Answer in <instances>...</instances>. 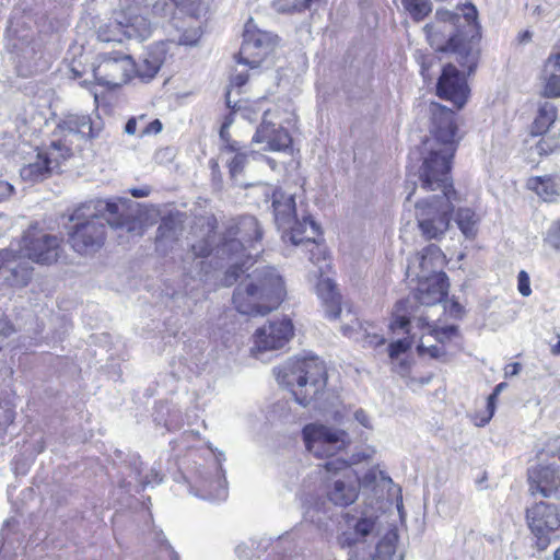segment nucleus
I'll use <instances>...</instances> for the list:
<instances>
[{"mask_svg":"<svg viewBox=\"0 0 560 560\" xmlns=\"http://www.w3.org/2000/svg\"><path fill=\"white\" fill-rule=\"evenodd\" d=\"M462 12L439 10L434 22L425 25L424 31L435 50L453 54L470 74L477 67L480 54L479 40L474 35L478 26V12L471 3L466 4Z\"/></svg>","mask_w":560,"mask_h":560,"instance_id":"obj_1","label":"nucleus"},{"mask_svg":"<svg viewBox=\"0 0 560 560\" xmlns=\"http://www.w3.org/2000/svg\"><path fill=\"white\" fill-rule=\"evenodd\" d=\"M130 200L119 198L116 201L100 200L94 206L97 213L91 212V206L74 210L70 220L75 222L69 232V244L82 256H92L104 245L106 224L113 228L131 231L135 226L133 213L129 207Z\"/></svg>","mask_w":560,"mask_h":560,"instance_id":"obj_2","label":"nucleus"},{"mask_svg":"<svg viewBox=\"0 0 560 560\" xmlns=\"http://www.w3.org/2000/svg\"><path fill=\"white\" fill-rule=\"evenodd\" d=\"M428 110L430 136L423 142V160L419 170L423 185L431 187L432 183H443L446 173L451 172L458 140L453 110L435 102L430 103Z\"/></svg>","mask_w":560,"mask_h":560,"instance_id":"obj_3","label":"nucleus"},{"mask_svg":"<svg viewBox=\"0 0 560 560\" xmlns=\"http://www.w3.org/2000/svg\"><path fill=\"white\" fill-rule=\"evenodd\" d=\"M280 385L289 388L294 400L301 406H313L327 410L326 396L327 371L318 358H291L282 366L273 370Z\"/></svg>","mask_w":560,"mask_h":560,"instance_id":"obj_4","label":"nucleus"},{"mask_svg":"<svg viewBox=\"0 0 560 560\" xmlns=\"http://www.w3.org/2000/svg\"><path fill=\"white\" fill-rule=\"evenodd\" d=\"M60 139L51 141L47 150L37 153L36 161L21 170L24 179L39 182L55 172L62 160L72 154L74 139L93 138V127L88 115H69L58 125Z\"/></svg>","mask_w":560,"mask_h":560,"instance_id":"obj_5","label":"nucleus"},{"mask_svg":"<svg viewBox=\"0 0 560 560\" xmlns=\"http://www.w3.org/2000/svg\"><path fill=\"white\" fill-rule=\"evenodd\" d=\"M284 295L282 278L273 269H256L236 288L233 303L244 315H265L275 310Z\"/></svg>","mask_w":560,"mask_h":560,"instance_id":"obj_6","label":"nucleus"},{"mask_svg":"<svg viewBox=\"0 0 560 560\" xmlns=\"http://www.w3.org/2000/svg\"><path fill=\"white\" fill-rule=\"evenodd\" d=\"M420 186L427 191L441 190V195L423 198L415 205V218L421 235L427 240L442 238L450 228L451 213L454 211V201H457V192L453 188L450 173H446L443 183H432L431 187L423 185L418 175Z\"/></svg>","mask_w":560,"mask_h":560,"instance_id":"obj_7","label":"nucleus"},{"mask_svg":"<svg viewBox=\"0 0 560 560\" xmlns=\"http://www.w3.org/2000/svg\"><path fill=\"white\" fill-rule=\"evenodd\" d=\"M262 231L255 217L244 215L238 219L235 225L231 226L228 236L217 247V255L226 257L232 261L222 279V285L231 287L235 283L243 268L253 264V254L256 243L261 240Z\"/></svg>","mask_w":560,"mask_h":560,"instance_id":"obj_8","label":"nucleus"},{"mask_svg":"<svg viewBox=\"0 0 560 560\" xmlns=\"http://www.w3.org/2000/svg\"><path fill=\"white\" fill-rule=\"evenodd\" d=\"M316 474L324 479L326 495L332 504L348 506L357 500L359 480L346 460L330 459Z\"/></svg>","mask_w":560,"mask_h":560,"instance_id":"obj_9","label":"nucleus"},{"mask_svg":"<svg viewBox=\"0 0 560 560\" xmlns=\"http://www.w3.org/2000/svg\"><path fill=\"white\" fill-rule=\"evenodd\" d=\"M305 448L316 457H330L345 450L351 442L349 434L320 422L306 424L302 430Z\"/></svg>","mask_w":560,"mask_h":560,"instance_id":"obj_10","label":"nucleus"},{"mask_svg":"<svg viewBox=\"0 0 560 560\" xmlns=\"http://www.w3.org/2000/svg\"><path fill=\"white\" fill-rule=\"evenodd\" d=\"M62 240L31 225L23 234L20 250L22 255L39 265H51L58 260L61 254Z\"/></svg>","mask_w":560,"mask_h":560,"instance_id":"obj_11","label":"nucleus"},{"mask_svg":"<svg viewBox=\"0 0 560 560\" xmlns=\"http://www.w3.org/2000/svg\"><path fill=\"white\" fill-rule=\"evenodd\" d=\"M293 336L291 319L283 317L270 320L255 331L250 353L256 359L265 360V353L284 348Z\"/></svg>","mask_w":560,"mask_h":560,"instance_id":"obj_12","label":"nucleus"},{"mask_svg":"<svg viewBox=\"0 0 560 560\" xmlns=\"http://www.w3.org/2000/svg\"><path fill=\"white\" fill-rule=\"evenodd\" d=\"M266 201L271 198V207L276 225L282 231V238L284 234L290 232L292 228L302 230L300 223H304V219L313 221L310 215L302 214L301 219L298 215L295 199L292 194H287L281 189L272 188L271 186H262Z\"/></svg>","mask_w":560,"mask_h":560,"instance_id":"obj_13","label":"nucleus"},{"mask_svg":"<svg viewBox=\"0 0 560 560\" xmlns=\"http://www.w3.org/2000/svg\"><path fill=\"white\" fill-rule=\"evenodd\" d=\"M98 84L116 88L128 82L135 72V62L128 55L112 52L101 56L100 62L93 70Z\"/></svg>","mask_w":560,"mask_h":560,"instance_id":"obj_14","label":"nucleus"},{"mask_svg":"<svg viewBox=\"0 0 560 560\" xmlns=\"http://www.w3.org/2000/svg\"><path fill=\"white\" fill-rule=\"evenodd\" d=\"M302 230L299 228H292L290 232L284 234V242H290L295 246L306 247L310 254V260L318 265V272L323 275L328 264L326 262V248L322 244L317 243L316 237L319 235V226L315 221H307L304 219V223H300Z\"/></svg>","mask_w":560,"mask_h":560,"instance_id":"obj_15","label":"nucleus"},{"mask_svg":"<svg viewBox=\"0 0 560 560\" xmlns=\"http://www.w3.org/2000/svg\"><path fill=\"white\" fill-rule=\"evenodd\" d=\"M276 38L277 36L271 33L246 28L237 61L252 69L257 68L272 51L276 45Z\"/></svg>","mask_w":560,"mask_h":560,"instance_id":"obj_16","label":"nucleus"},{"mask_svg":"<svg viewBox=\"0 0 560 560\" xmlns=\"http://www.w3.org/2000/svg\"><path fill=\"white\" fill-rule=\"evenodd\" d=\"M436 94L451 101L458 109L463 108L469 96L465 74L454 65H445L436 83Z\"/></svg>","mask_w":560,"mask_h":560,"instance_id":"obj_17","label":"nucleus"},{"mask_svg":"<svg viewBox=\"0 0 560 560\" xmlns=\"http://www.w3.org/2000/svg\"><path fill=\"white\" fill-rule=\"evenodd\" d=\"M446 257L441 248L431 244L412 257L407 266V276L416 279L434 277L443 271Z\"/></svg>","mask_w":560,"mask_h":560,"instance_id":"obj_18","label":"nucleus"},{"mask_svg":"<svg viewBox=\"0 0 560 560\" xmlns=\"http://www.w3.org/2000/svg\"><path fill=\"white\" fill-rule=\"evenodd\" d=\"M269 116L270 112L266 110L262 121L253 137V143L265 144L261 148L265 151H285L290 148L291 137L284 128L268 119Z\"/></svg>","mask_w":560,"mask_h":560,"instance_id":"obj_19","label":"nucleus"},{"mask_svg":"<svg viewBox=\"0 0 560 560\" xmlns=\"http://www.w3.org/2000/svg\"><path fill=\"white\" fill-rule=\"evenodd\" d=\"M526 520L535 536H545L560 527V515L556 505L539 502L526 510Z\"/></svg>","mask_w":560,"mask_h":560,"instance_id":"obj_20","label":"nucleus"},{"mask_svg":"<svg viewBox=\"0 0 560 560\" xmlns=\"http://www.w3.org/2000/svg\"><path fill=\"white\" fill-rule=\"evenodd\" d=\"M529 491L550 497L560 488V474L556 467L537 465L528 469Z\"/></svg>","mask_w":560,"mask_h":560,"instance_id":"obj_21","label":"nucleus"},{"mask_svg":"<svg viewBox=\"0 0 560 560\" xmlns=\"http://www.w3.org/2000/svg\"><path fill=\"white\" fill-rule=\"evenodd\" d=\"M417 280L418 287L413 296L421 305L433 306L441 303L447 295L448 282L446 273Z\"/></svg>","mask_w":560,"mask_h":560,"instance_id":"obj_22","label":"nucleus"},{"mask_svg":"<svg viewBox=\"0 0 560 560\" xmlns=\"http://www.w3.org/2000/svg\"><path fill=\"white\" fill-rule=\"evenodd\" d=\"M126 39L138 42L151 36L152 22L143 13H138L133 7L119 11Z\"/></svg>","mask_w":560,"mask_h":560,"instance_id":"obj_23","label":"nucleus"},{"mask_svg":"<svg viewBox=\"0 0 560 560\" xmlns=\"http://www.w3.org/2000/svg\"><path fill=\"white\" fill-rule=\"evenodd\" d=\"M376 523L372 517H363L357 521L352 529L342 532L338 536V544L341 548H357L365 551V544L374 537Z\"/></svg>","mask_w":560,"mask_h":560,"instance_id":"obj_24","label":"nucleus"},{"mask_svg":"<svg viewBox=\"0 0 560 560\" xmlns=\"http://www.w3.org/2000/svg\"><path fill=\"white\" fill-rule=\"evenodd\" d=\"M8 250L0 252V271L4 281L13 288L26 287L33 276V267L27 261H10Z\"/></svg>","mask_w":560,"mask_h":560,"instance_id":"obj_25","label":"nucleus"},{"mask_svg":"<svg viewBox=\"0 0 560 560\" xmlns=\"http://www.w3.org/2000/svg\"><path fill=\"white\" fill-rule=\"evenodd\" d=\"M183 232L182 222L174 217L162 219L155 236V246L159 252L166 254L174 248Z\"/></svg>","mask_w":560,"mask_h":560,"instance_id":"obj_26","label":"nucleus"},{"mask_svg":"<svg viewBox=\"0 0 560 560\" xmlns=\"http://www.w3.org/2000/svg\"><path fill=\"white\" fill-rule=\"evenodd\" d=\"M316 292L325 306L327 316L337 318L341 307L340 295L336 291L335 283L328 278H320L316 285Z\"/></svg>","mask_w":560,"mask_h":560,"instance_id":"obj_27","label":"nucleus"},{"mask_svg":"<svg viewBox=\"0 0 560 560\" xmlns=\"http://www.w3.org/2000/svg\"><path fill=\"white\" fill-rule=\"evenodd\" d=\"M527 186L545 201H552L560 197V175L533 177L528 179Z\"/></svg>","mask_w":560,"mask_h":560,"instance_id":"obj_28","label":"nucleus"},{"mask_svg":"<svg viewBox=\"0 0 560 560\" xmlns=\"http://www.w3.org/2000/svg\"><path fill=\"white\" fill-rule=\"evenodd\" d=\"M165 59L164 51L155 48L147 51L138 66L135 65V72L143 81L152 80L159 72Z\"/></svg>","mask_w":560,"mask_h":560,"instance_id":"obj_29","label":"nucleus"},{"mask_svg":"<svg viewBox=\"0 0 560 560\" xmlns=\"http://www.w3.org/2000/svg\"><path fill=\"white\" fill-rule=\"evenodd\" d=\"M542 78L545 80L544 95L546 97H560L559 59L548 58L542 70Z\"/></svg>","mask_w":560,"mask_h":560,"instance_id":"obj_30","label":"nucleus"},{"mask_svg":"<svg viewBox=\"0 0 560 560\" xmlns=\"http://www.w3.org/2000/svg\"><path fill=\"white\" fill-rule=\"evenodd\" d=\"M205 221L208 228L206 238L191 245V252L187 255L186 259H192L195 261L197 258H205L209 256L213 250L212 245L215 238V219L213 217H207L205 218Z\"/></svg>","mask_w":560,"mask_h":560,"instance_id":"obj_31","label":"nucleus"},{"mask_svg":"<svg viewBox=\"0 0 560 560\" xmlns=\"http://www.w3.org/2000/svg\"><path fill=\"white\" fill-rule=\"evenodd\" d=\"M97 38L105 43H122L126 39L119 12L113 19L100 25Z\"/></svg>","mask_w":560,"mask_h":560,"instance_id":"obj_32","label":"nucleus"},{"mask_svg":"<svg viewBox=\"0 0 560 560\" xmlns=\"http://www.w3.org/2000/svg\"><path fill=\"white\" fill-rule=\"evenodd\" d=\"M455 222L467 238H474L478 232L479 218L470 208H459L455 214Z\"/></svg>","mask_w":560,"mask_h":560,"instance_id":"obj_33","label":"nucleus"},{"mask_svg":"<svg viewBox=\"0 0 560 560\" xmlns=\"http://www.w3.org/2000/svg\"><path fill=\"white\" fill-rule=\"evenodd\" d=\"M398 540V534L395 529L388 530L376 544L375 553H368L373 557V560H392Z\"/></svg>","mask_w":560,"mask_h":560,"instance_id":"obj_34","label":"nucleus"},{"mask_svg":"<svg viewBox=\"0 0 560 560\" xmlns=\"http://www.w3.org/2000/svg\"><path fill=\"white\" fill-rule=\"evenodd\" d=\"M556 118L557 107L549 102H545L539 107L538 115L533 124V130L536 133L546 132L549 129V127L555 122Z\"/></svg>","mask_w":560,"mask_h":560,"instance_id":"obj_35","label":"nucleus"},{"mask_svg":"<svg viewBox=\"0 0 560 560\" xmlns=\"http://www.w3.org/2000/svg\"><path fill=\"white\" fill-rule=\"evenodd\" d=\"M176 5L172 0H150L144 5V12L148 14L149 12L155 18H166L168 16Z\"/></svg>","mask_w":560,"mask_h":560,"instance_id":"obj_36","label":"nucleus"},{"mask_svg":"<svg viewBox=\"0 0 560 560\" xmlns=\"http://www.w3.org/2000/svg\"><path fill=\"white\" fill-rule=\"evenodd\" d=\"M305 512L304 515L312 523H320L322 514L326 513V503L319 499H306L304 501Z\"/></svg>","mask_w":560,"mask_h":560,"instance_id":"obj_37","label":"nucleus"},{"mask_svg":"<svg viewBox=\"0 0 560 560\" xmlns=\"http://www.w3.org/2000/svg\"><path fill=\"white\" fill-rule=\"evenodd\" d=\"M402 5L406 11L418 21L423 19L431 11L427 0H402Z\"/></svg>","mask_w":560,"mask_h":560,"instance_id":"obj_38","label":"nucleus"},{"mask_svg":"<svg viewBox=\"0 0 560 560\" xmlns=\"http://www.w3.org/2000/svg\"><path fill=\"white\" fill-rule=\"evenodd\" d=\"M133 470L136 474V478L139 483L144 488L150 485L159 483L162 481V477L160 476V471L152 468L150 474L145 475L143 478L141 477L142 472V462H135Z\"/></svg>","mask_w":560,"mask_h":560,"instance_id":"obj_39","label":"nucleus"},{"mask_svg":"<svg viewBox=\"0 0 560 560\" xmlns=\"http://www.w3.org/2000/svg\"><path fill=\"white\" fill-rule=\"evenodd\" d=\"M431 334L440 343L444 345L446 341H450L458 335V328L455 325L434 327Z\"/></svg>","mask_w":560,"mask_h":560,"instance_id":"obj_40","label":"nucleus"},{"mask_svg":"<svg viewBox=\"0 0 560 560\" xmlns=\"http://www.w3.org/2000/svg\"><path fill=\"white\" fill-rule=\"evenodd\" d=\"M201 28L200 26H190L189 28L185 30L183 34L178 38V43L180 45H187L192 46L198 43V40L201 37Z\"/></svg>","mask_w":560,"mask_h":560,"instance_id":"obj_41","label":"nucleus"},{"mask_svg":"<svg viewBox=\"0 0 560 560\" xmlns=\"http://www.w3.org/2000/svg\"><path fill=\"white\" fill-rule=\"evenodd\" d=\"M177 7H182L191 16L198 18L205 10L200 0H172Z\"/></svg>","mask_w":560,"mask_h":560,"instance_id":"obj_42","label":"nucleus"},{"mask_svg":"<svg viewBox=\"0 0 560 560\" xmlns=\"http://www.w3.org/2000/svg\"><path fill=\"white\" fill-rule=\"evenodd\" d=\"M418 351L421 354H429L433 359H442L446 354L443 346H439V345L425 346L423 340L418 346Z\"/></svg>","mask_w":560,"mask_h":560,"instance_id":"obj_43","label":"nucleus"},{"mask_svg":"<svg viewBox=\"0 0 560 560\" xmlns=\"http://www.w3.org/2000/svg\"><path fill=\"white\" fill-rule=\"evenodd\" d=\"M154 539L158 541L161 551H163L170 558V560H178L177 553L165 539V536L163 535L162 532H155Z\"/></svg>","mask_w":560,"mask_h":560,"instance_id":"obj_44","label":"nucleus"},{"mask_svg":"<svg viewBox=\"0 0 560 560\" xmlns=\"http://www.w3.org/2000/svg\"><path fill=\"white\" fill-rule=\"evenodd\" d=\"M247 156L245 154L238 153L233 160L230 162V174L231 177L236 179V177L243 172L245 167Z\"/></svg>","mask_w":560,"mask_h":560,"instance_id":"obj_45","label":"nucleus"},{"mask_svg":"<svg viewBox=\"0 0 560 560\" xmlns=\"http://www.w3.org/2000/svg\"><path fill=\"white\" fill-rule=\"evenodd\" d=\"M363 347L378 348L385 345V338L375 331L365 330L363 335Z\"/></svg>","mask_w":560,"mask_h":560,"instance_id":"obj_46","label":"nucleus"},{"mask_svg":"<svg viewBox=\"0 0 560 560\" xmlns=\"http://www.w3.org/2000/svg\"><path fill=\"white\" fill-rule=\"evenodd\" d=\"M517 289L523 296H529L532 293L529 276L524 270L518 272Z\"/></svg>","mask_w":560,"mask_h":560,"instance_id":"obj_47","label":"nucleus"},{"mask_svg":"<svg viewBox=\"0 0 560 560\" xmlns=\"http://www.w3.org/2000/svg\"><path fill=\"white\" fill-rule=\"evenodd\" d=\"M409 348V342L406 340H397L395 342H392L388 347V354L392 359L397 358L400 353H404Z\"/></svg>","mask_w":560,"mask_h":560,"instance_id":"obj_48","label":"nucleus"},{"mask_svg":"<svg viewBox=\"0 0 560 560\" xmlns=\"http://www.w3.org/2000/svg\"><path fill=\"white\" fill-rule=\"evenodd\" d=\"M14 194V187L4 180H0V203L9 200Z\"/></svg>","mask_w":560,"mask_h":560,"instance_id":"obj_49","label":"nucleus"},{"mask_svg":"<svg viewBox=\"0 0 560 560\" xmlns=\"http://www.w3.org/2000/svg\"><path fill=\"white\" fill-rule=\"evenodd\" d=\"M548 236L556 248H560V219L552 224L549 230Z\"/></svg>","mask_w":560,"mask_h":560,"instance_id":"obj_50","label":"nucleus"},{"mask_svg":"<svg viewBox=\"0 0 560 560\" xmlns=\"http://www.w3.org/2000/svg\"><path fill=\"white\" fill-rule=\"evenodd\" d=\"M162 130V122L159 119H154L141 131V137L150 133H159Z\"/></svg>","mask_w":560,"mask_h":560,"instance_id":"obj_51","label":"nucleus"},{"mask_svg":"<svg viewBox=\"0 0 560 560\" xmlns=\"http://www.w3.org/2000/svg\"><path fill=\"white\" fill-rule=\"evenodd\" d=\"M506 386L505 383H500L495 386L493 393L488 397V409L490 410V417L493 415V408H494V399L498 396V394L503 390V388Z\"/></svg>","mask_w":560,"mask_h":560,"instance_id":"obj_52","label":"nucleus"},{"mask_svg":"<svg viewBox=\"0 0 560 560\" xmlns=\"http://www.w3.org/2000/svg\"><path fill=\"white\" fill-rule=\"evenodd\" d=\"M248 80V75L244 72L236 73L231 79V86L241 89Z\"/></svg>","mask_w":560,"mask_h":560,"instance_id":"obj_53","label":"nucleus"},{"mask_svg":"<svg viewBox=\"0 0 560 560\" xmlns=\"http://www.w3.org/2000/svg\"><path fill=\"white\" fill-rule=\"evenodd\" d=\"M522 365L518 362L508 364L504 368V375L505 377L515 376L521 372Z\"/></svg>","mask_w":560,"mask_h":560,"instance_id":"obj_54","label":"nucleus"},{"mask_svg":"<svg viewBox=\"0 0 560 560\" xmlns=\"http://www.w3.org/2000/svg\"><path fill=\"white\" fill-rule=\"evenodd\" d=\"M536 151L539 154L548 153L552 151V148L550 145V139L549 138H542L536 145Z\"/></svg>","mask_w":560,"mask_h":560,"instance_id":"obj_55","label":"nucleus"},{"mask_svg":"<svg viewBox=\"0 0 560 560\" xmlns=\"http://www.w3.org/2000/svg\"><path fill=\"white\" fill-rule=\"evenodd\" d=\"M448 312L453 317H462L464 314V307L458 303L453 301L448 306Z\"/></svg>","mask_w":560,"mask_h":560,"instance_id":"obj_56","label":"nucleus"},{"mask_svg":"<svg viewBox=\"0 0 560 560\" xmlns=\"http://www.w3.org/2000/svg\"><path fill=\"white\" fill-rule=\"evenodd\" d=\"M354 418L355 420L361 423L363 427L365 428H370L371 427V423H370V419H369V416L365 413V411H363L362 409L360 410H357L354 412Z\"/></svg>","mask_w":560,"mask_h":560,"instance_id":"obj_57","label":"nucleus"},{"mask_svg":"<svg viewBox=\"0 0 560 560\" xmlns=\"http://www.w3.org/2000/svg\"><path fill=\"white\" fill-rule=\"evenodd\" d=\"M409 325V318L406 316H399L395 319V322L390 325L392 329H401L406 330L407 326Z\"/></svg>","mask_w":560,"mask_h":560,"instance_id":"obj_58","label":"nucleus"},{"mask_svg":"<svg viewBox=\"0 0 560 560\" xmlns=\"http://www.w3.org/2000/svg\"><path fill=\"white\" fill-rule=\"evenodd\" d=\"M202 265H203L202 260H197L190 267H185V269L188 271V273H191L194 277L195 276H200V271L202 269Z\"/></svg>","mask_w":560,"mask_h":560,"instance_id":"obj_59","label":"nucleus"},{"mask_svg":"<svg viewBox=\"0 0 560 560\" xmlns=\"http://www.w3.org/2000/svg\"><path fill=\"white\" fill-rule=\"evenodd\" d=\"M136 130H137V119L130 118L125 126V132L128 135H135Z\"/></svg>","mask_w":560,"mask_h":560,"instance_id":"obj_60","label":"nucleus"},{"mask_svg":"<svg viewBox=\"0 0 560 560\" xmlns=\"http://www.w3.org/2000/svg\"><path fill=\"white\" fill-rule=\"evenodd\" d=\"M131 195L135 197V198H142V197H147L150 192L149 188H133L130 190Z\"/></svg>","mask_w":560,"mask_h":560,"instance_id":"obj_61","label":"nucleus"},{"mask_svg":"<svg viewBox=\"0 0 560 560\" xmlns=\"http://www.w3.org/2000/svg\"><path fill=\"white\" fill-rule=\"evenodd\" d=\"M10 224H11L10 219L7 215L0 213V233H2V231L7 230L10 226Z\"/></svg>","mask_w":560,"mask_h":560,"instance_id":"obj_62","label":"nucleus"},{"mask_svg":"<svg viewBox=\"0 0 560 560\" xmlns=\"http://www.w3.org/2000/svg\"><path fill=\"white\" fill-rule=\"evenodd\" d=\"M538 538V541H537V546L540 550H544L547 548V546L549 545V539L547 538V535L545 536H537Z\"/></svg>","mask_w":560,"mask_h":560,"instance_id":"obj_63","label":"nucleus"},{"mask_svg":"<svg viewBox=\"0 0 560 560\" xmlns=\"http://www.w3.org/2000/svg\"><path fill=\"white\" fill-rule=\"evenodd\" d=\"M550 351L553 355H560V338L556 345L551 346Z\"/></svg>","mask_w":560,"mask_h":560,"instance_id":"obj_64","label":"nucleus"}]
</instances>
